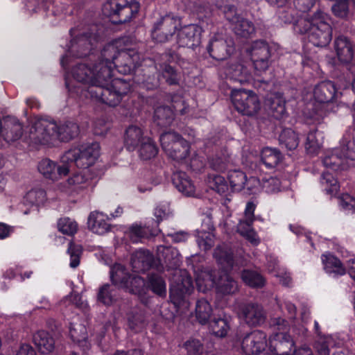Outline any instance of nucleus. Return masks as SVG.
<instances>
[{
	"label": "nucleus",
	"mask_w": 355,
	"mask_h": 355,
	"mask_svg": "<svg viewBox=\"0 0 355 355\" xmlns=\"http://www.w3.org/2000/svg\"><path fill=\"white\" fill-rule=\"evenodd\" d=\"M78 133V125L72 121L56 123L46 118H38L31 125L29 139L35 145L51 146L57 141H68Z\"/></svg>",
	"instance_id": "f257e3e1"
},
{
	"label": "nucleus",
	"mask_w": 355,
	"mask_h": 355,
	"mask_svg": "<svg viewBox=\"0 0 355 355\" xmlns=\"http://www.w3.org/2000/svg\"><path fill=\"white\" fill-rule=\"evenodd\" d=\"M157 256L169 269H175L170 287V298L175 306H180L186 295L193 291L191 277L185 270H177L181 263L178 250L173 247L160 245L157 248Z\"/></svg>",
	"instance_id": "f03ea898"
},
{
	"label": "nucleus",
	"mask_w": 355,
	"mask_h": 355,
	"mask_svg": "<svg viewBox=\"0 0 355 355\" xmlns=\"http://www.w3.org/2000/svg\"><path fill=\"white\" fill-rule=\"evenodd\" d=\"M125 40H117L105 45L101 52V59L96 63L99 68L110 67V76L116 69L124 74L131 73L139 64V55L134 48L123 46Z\"/></svg>",
	"instance_id": "7ed1b4c3"
},
{
	"label": "nucleus",
	"mask_w": 355,
	"mask_h": 355,
	"mask_svg": "<svg viewBox=\"0 0 355 355\" xmlns=\"http://www.w3.org/2000/svg\"><path fill=\"white\" fill-rule=\"evenodd\" d=\"M330 16L320 9L311 15L300 17L293 24L294 31L307 34L310 42L315 46H327L332 39Z\"/></svg>",
	"instance_id": "20e7f679"
},
{
	"label": "nucleus",
	"mask_w": 355,
	"mask_h": 355,
	"mask_svg": "<svg viewBox=\"0 0 355 355\" xmlns=\"http://www.w3.org/2000/svg\"><path fill=\"white\" fill-rule=\"evenodd\" d=\"M353 130L352 128H348L340 141L339 148L324 157L322 163L325 167L333 170H343L354 164L355 141Z\"/></svg>",
	"instance_id": "39448f33"
},
{
	"label": "nucleus",
	"mask_w": 355,
	"mask_h": 355,
	"mask_svg": "<svg viewBox=\"0 0 355 355\" xmlns=\"http://www.w3.org/2000/svg\"><path fill=\"white\" fill-rule=\"evenodd\" d=\"M111 78L112 76H110L104 83L91 87L87 91L88 95L110 106L117 105L122 97L129 92L130 85L122 79L115 78L111 80Z\"/></svg>",
	"instance_id": "423d86ee"
},
{
	"label": "nucleus",
	"mask_w": 355,
	"mask_h": 355,
	"mask_svg": "<svg viewBox=\"0 0 355 355\" xmlns=\"http://www.w3.org/2000/svg\"><path fill=\"white\" fill-rule=\"evenodd\" d=\"M100 146L94 142L69 149L62 156V161L69 166L70 172L73 165L81 168L92 166L99 155Z\"/></svg>",
	"instance_id": "0eeeda50"
},
{
	"label": "nucleus",
	"mask_w": 355,
	"mask_h": 355,
	"mask_svg": "<svg viewBox=\"0 0 355 355\" xmlns=\"http://www.w3.org/2000/svg\"><path fill=\"white\" fill-rule=\"evenodd\" d=\"M71 76L78 83L89 85L87 90L82 89L80 92V94L85 92V96H87V91L91 87L104 83L110 76V67L99 68L96 63L92 66L80 64L73 69Z\"/></svg>",
	"instance_id": "6e6552de"
},
{
	"label": "nucleus",
	"mask_w": 355,
	"mask_h": 355,
	"mask_svg": "<svg viewBox=\"0 0 355 355\" xmlns=\"http://www.w3.org/2000/svg\"><path fill=\"white\" fill-rule=\"evenodd\" d=\"M137 0H107L103 6V14L114 24L129 21L139 11Z\"/></svg>",
	"instance_id": "1a4fd4ad"
},
{
	"label": "nucleus",
	"mask_w": 355,
	"mask_h": 355,
	"mask_svg": "<svg viewBox=\"0 0 355 355\" xmlns=\"http://www.w3.org/2000/svg\"><path fill=\"white\" fill-rule=\"evenodd\" d=\"M245 54L250 57L257 75L266 71L271 64L270 47L264 40L245 42Z\"/></svg>",
	"instance_id": "9d476101"
},
{
	"label": "nucleus",
	"mask_w": 355,
	"mask_h": 355,
	"mask_svg": "<svg viewBox=\"0 0 355 355\" xmlns=\"http://www.w3.org/2000/svg\"><path fill=\"white\" fill-rule=\"evenodd\" d=\"M181 19L178 16L169 14L159 18L153 26L151 37L157 42L168 41L180 26Z\"/></svg>",
	"instance_id": "9b49d317"
},
{
	"label": "nucleus",
	"mask_w": 355,
	"mask_h": 355,
	"mask_svg": "<svg viewBox=\"0 0 355 355\" xmlns=\"http://www.w3.org/2000/svg\"><path fill=\"white\" fill-rule=\"evenodd\" d=\"M248 175H245V196L253 195L251 200L247 202L245 206V226L250 227L254 220V211L259 203V200L256 196L261 191V182L260 179L248 173Z\"/></svg>",
	"instance_id": "f8f14e48"
},
{
	"label": "nucleus",
	"mask_w": 355,
	"mask_h": 355,
	"mask_svg": "<svg viewBox=\"0 0 355 355\" xmlns=\"http://www.w3.org/2000/svg\"><path fill=\"white\" fill-rule=\"evenodd\" d=\"M39 172L46 179L58 181L69 173V166L60 158V164L46 158L41 160L37 166Z\"/></svg>",
	"instance_id": "ddd939ff"
},
{
	"label": "nucleus",
	"mask_w": 355,
	"mask_h": 355,
	"mask_svg": "<svg viewBox=\"0 0 355 355\" xmlns=\"http://www.w3.org/2000/svg\"><path fill=\"white\" fill-rule=\"evenodd\" d=\"M111 280L115 285L128 287L129 284L135 283L138 286L144 284V280L138 276L130 275L126 269L119 263L114 264L110 269Z\"/></svg>",
	"instance_id": "4468645a"
},
{
	"label": "nucleus",
	"mask_w": 355,
	"mask_h": 355,
	"mask_svg": "<svg viewBox=\"0 0 355 355\" xmlns=\"http://www.w3.org/2000/svg\"><path fill=\"white\" fill-rule=\"evenodd\" d=\"M270 346L277 355H297L293 340L285 332L277 333L271 340Z\"/></svg>",
	"instance_id": "2eb2a0df"
},
{
	"label": "nucleus",
	"mask_w": 355,
	"mask_h": 355,
	"mask_svg": "<svg viewBox=\"0 0 355 355\" xmlns=\"http://www.w3.org/2000/svg\"><path fill=\"white\" fill-rule=\"evenodd\" d=\"M202 28L196 24L182 27L178 33V43L181 46H193L200 42Z\"/></svg>",
	"instance_id": "dca6fc26"
},
{
	"label": "nucleus",
	"mask_w": 355,
	"mask_h": 355,
	"mask_svg": "<svg viewBox=\"0 0 355 355\" xmlns=\"http://www.w3.org/2000/svg\"><path fill=\"white\" fill-rule=\"evenodd\" d=\"M22 132V125L15 118H6L1 124L0 137L8 143L21 138Z\"/></svg>",
	"instance_id": "f3484780"
},
{
	"label": "nucleus",
	"mask_w": 355,
	"mask_h": 355,
	"mask_svg": "<svg viewBox=\"0 0 355 355\" xmlns=\"http://www.w3.org/2000/svg\"><path fill=\"white\" fill-rule=\"evenodd\" d=\"M336 89L334 84L329 80L322 81L313 89V98L319 103H329L335 97Z\"/></svg>",
	"instance_id": "a211bd4d"
},
{
	"label": "nucleus",
	"mask_w": 355,
	"mask_h": 355,
	"mask_svg": "<svg viewBox=\"0 0 355 355\" xmlns=\"http://www.w3.org/2000/svg\"><path fill=\"white\" fill-rule=\"evenodd\" d=\"M147 137V136L144 135L141 128L138 125H131L125 132V146L129 151L135 150Z\"/></svg>",
	"instance_id": "6ab92c4d"
},
{
	"label": "nucleus",
	"mask_w": 355,
	"mask_h": 355,
	"mask_svg": "<svg viewBox=\"0 0 355 355\" xmlns=\"http://www.w3.org/2000/svg\"><path fill=\"white\" fill-rule=\"evenodd\" d=\"M94 42L96 37L91 34L81 35L71 41L70 53L77 57L85 56L90 51Z\"/></svg>",
	"instance_id": "aec40b11"
},
{
	"label": "nucleus",
	"mask_w": 355,
	"mask_h": 355,
	"mask_svg": "<svg viewBox=\"0 0 355 355\" xmlns=\"http://www.w3.org/2000/svg\"><path fill=\"white\" fill-rule=\"evenodd\" d=\"M108 219V216L102 212L92 211L88 217V228L95 234H104L110 230V225L107 223Z\"/></svg>",
	"instance_id": "412c9836"
},
{
	"label": "nucleus",
	"mask_w": 355,
	"mask_h": 355,
	"mask_svg": "<svg viewBox=\"0 0 355 355\" xmlns=\"http://www.w3.org/2000/svg\"><path fill=\"white\" fill-rule=\"evenodd\" d=\"M334 48L338 60L345 63L349 62L354 56L353 45L345 36L340 35L334 41Z\"/></svg>",
	"instance_id": "4be33fe9"
},
{
	"label": "nucleus",
	"mask_w": 355,
	"mask_h": 355,
	"mask_svg": "<svg viewBox=\"0 0 355 355\" xmlns=\"http://www.w3.org/2000/svg\"><path fill=\"white\" fill-rule=\"evenodd\" d=\"M285 100L279 93H275L268 96L266 101V106L272 117L282 119L286 114Z\"/></svg>",
	"instance_id": "5701e85b"
},
{
	"label": "nucleus",
	"mask_w": 355,
	"mask_h": 355,
	"mask_svg": "<svg viewBox=\"0 0 355 355\" xmlns=\"http://www.w3.org/2000/svg\"><path fill=\"white\" fill-rule=\"evenodd\" d=\"M69 336L73 342L78 343L84 349H88L87 332L85 325L78 318H75L69 324Z\"/></svg>",
	"instance_id": "b1692460"
},
{
	"label": "nucleus",
	"mask_w": 355,
	"mask_h": 355,
	"mask_svg": "<svg viewBox=\"0 0 355 355\" xmlns=\"http://www.w3.org/2000/svg\"><path fill=\"white\" fill-rule=\"evenodd\" d=\"M195 272L196 285L200 291L205 293L216 284L215 270L203 268Z\"/></svg>",
	"instance_id": "393cba45"
},
{
	"label": "nucleus",
	"mask_w": 355,
	"mask_h": 355,
	"mask_svg": "<svg viewBox=\"0 0 355 355\" xmlns=\"http://www.w3.org/2000/svg\"><path fill=\"white\" fill-rule=\"evenodd\" d=\"M153 262V256L149 251L140 249L133 253L131 265L135 272H145Z\"/></svg>",
	"instance_id": "a878e982"
},
{
	"label": "nucleus",
	"mask_w": 355,
	"mask_h": 355,
	"mask_svg": "<svg viewBox=\"0 0 355 355\" xmlns=\"http://www.w3.org/2000/svg\"><path fill=\"white\" fill-rule=\"evenodd\" d=\"M173 184L184 196H194L196 191L195 186L184 172L177 171L174 173Z\"/></svg>",
	"instance_id": "bb28decb"
},
{
	"label": "nucleus",
	"mask_w": 355,
	"mask_h": 355,
	"mask_svg": "<svg viewBox=\"0 0 355 355\" xmlns=\"http://www.w3.org/2000/svg\"><path fill=\"white\" fill-rule=\"evenodd\" d=\"M33 340L42 354H49L53 352L55 349V340L47 331H37L33 335Z\"/></svg>",
	"instance_id": "cd10ccee"
},
{
	"label": "nucleus",
	"mask_w": 355,
	"mask_h": 355,
	"mask_svg": "<svg viewBox=\"0 0 355 355\" xmlns=\"http://www.w3.org/2000/svg\"><path fill=\"white\" fill-rule=\"evenodd\" d=\"M265 320V315L260 305L250 304L245 306V323L250 326H257Z\"/></svg>",
	"instance_id": "c85d7f7f"
},
{
	"label": "nucleus",
	"mask_w": 355,
	"mask_h": 355,
	"mask_svg": "<svg viewBox=\"0 0 355 355\" xmlns=\"http://www.w3.org/2000/svg\"><path fill=\"white\" fill-rule=\"evenodd\" d=\"M214 257L217 263L225 270L231 268L233 266L234 259L232 250L227 245L218 246L214 253Z\"/></svg>",
	"instance_id": "c756f323"
},
{
	"label": "nucleus",
	"mask_w": 355,
	"mask_h": 355,
	"mask_svg": "<svg viewBox=\"0 0 355 355\" xmlns=\"http://www.w3.org/2000/svg\"><path fill=\"white\" fill-rule=\"evenodd\" d=\"M67 184L69 188L78 191L87 188L90 182L84 171L73 173L67 180Z\"/></svg>",
	"instance_id": "7c9ffc66"
},
{
	"label": "nucleus",
	"mask_w": 355,
	"mask_h": 355,
	"mask_svg": "<svg viewBox=\"0 0 355 355\" xmlns=\"http://www.w3.org/2000/svg\"><path fill=\"white\" fill-rule=\"evenodd\" d=\"M146 324V316L141 309H135L128 314V325L132 331H139Z\"/></svg>",
	"instance_id": "2f4dec72"
},
{
	"label": "nucleus",
	"mask_w": 355,
	"mask_h": 355,
	"mask_svg": "<svg viewBox=\"0 0 355 355\" xmlns=\"http://www.w3.org/2000/svg\"><path fill=\"white\" fill-rule=\"evenodd\" d=\"M189 152V144L182 137L178 141L173 144L171 152L166 151V153L175 160L182 161L187 157Z\"/></svg>",
	"instance_id": "473e14b6"
},
{
	"label": "nucleus",
	"mask_w": 355,
	"mask_h": 355,
	"mask_svg": "<svg viewBox=\"0 0 355 355\" xmlns=\"http://www.w3.org/2000/svg\"><path fill=\"white\" fill-rule=\"evenodd\" d=\"M282 155L279 150L269 147L264 148L261 151V160L269 168L275 167L282 160Z\"/></svg>",
	"instance_id": "72a5a7b5"
},
{
	"label": "nucleus",
	"mask_w": 355,
	"mask_h": 355,
	"mask_svg": "<svg viewBox=\"0 0 355 355\" xmlns=\"http://www.w3.org/2000/svg\"><path fill=\"white\" fill-rule=\"evenodd\" d=\"M322 144V135L317 130L311 131L306 137L305 148L309 154L316 155Z\"/></svg>",
	"instance_id": "f704fd0d"
},
{
	"label": "nucleus",
	"mask_w": 355,
	"mask_h": 355,
	"mask_svg": "<svg viewBox=\"0 0 355 355\" xmlns=\"http://www.w3.org/2000/svg\"><path fill=\"white\" fill-rule=\"evenodd\" d=\"M217 291L220 293L227 295L234 293L237 290L236 282L228 275L223 274L216 280Z\"/></svg>",
	"instance_id": "c9c22d12"
},
{
	"label": "nucleus",
	"mask_w": 355,
	"mask_h": 355,
	"mask_svg": "<svg viewBox=\"0 0 355 355\" xmlns=\"http://www.w3.org/2000/svg\"><path fill=\"white\" fill-rule=\"evenodd\" d=\"M322 260L325 268L329 272H334L339 275L345 274V268L341 261L332 254H323Z\"/></svg>",
	"instance_id": "e433bc0d"
},
{
	"label": "nucleus",
	"mask_w": 355,
	"mask_h": 355,
	"mask_svg": "<svg viewBox=\"0 0 355 355\" xmlns=\"http://www.w3.org/2000/svg\"><path fill=\"white\" fill-rule=\"evenodd\" d=\"M212 311L211 306L207 300L200 299L196 302V316L200 323L205 324L209 320Z\"/></svg>",
	"instance_id": "4c0bfd02"
},
{
	"label": "nucleus",
	"mask_w": 355,
	"mask_h": 355,
	"mask_svg": "<svg viewBox=\"0 0 355 355\" xmlns=\"http://www.w3.org/2000/svg\"><path fill=\"white\" fill-rule=\"evenodd\" d=\"M136 150H137L139 156L146 160L155 157L157 153V148L150 137H147Z\"/></svg>",
	"instance_id": "58836bf2"
},
{
	"label": "nucleus",
	"mask_w": 355,
	"mask_h": 355,
	"mask_svg": "<svg viewBox=\"0 0 355 355\" xmlns=\"http://www.w3.org/2000/svg\"><path fill=\"white\" fill-rule=\"evenodd\" d=\"M320 183L327 194L334 196L339 191L340 185L338 180L331 173L324 172L320 179Z\"/></svg>",
	"instance_id": "ea45409f"
},
{
	"label": "nucleus",
	"mask_w": 355,
	"mask_h": 355,
	"mask_svg": "<svg viewBox=\"0 0 355 355\" xmlns=\"http://www.w3.org/2000/svg\"><path fill=\"white\" fill-rule=\"evenodd\" d=\"M279 143L286 149L291 150L295 149L299 144L297 134L291 129H284L279 135Z\"/></svg>",
	"instance_id": "a19ab883"
},
{
	"label": "nucleus",
	"mask_w": 355,
	"mask_h": 355,
	"mask_svg": "<svg viewBox=\"0 0 355 355\" xmlns=\"http://www.w3.org/2000/svg\"><path fill=\"white\" fill-rule=\"evenodd\" d=\"M148 287L153 293L159 295L165 296L166 294V284L163 278L157 274H150L148 281Z\"/></svg>",
	"instance_id": "79ce46f5"
},
{
	"label": "nucleus",
	"mask_w": 355,
	"mask_h": 355,
	"mask_svg": "<svg viewBox=\"0 0 355 355\" xmlns=\"http://www.w3.org/2000/svg\"><path fill=\"white\" fill-rule=\"evenodd\" d=\"M173 116V111L167 106H161L155 109L154 119L161 126H166L171 123Z\"/></svg>",
	"instance_id": "37998d69"
},
{
	"label": "nucleus",
	"mask_w": 355,
	"mask_h": 355,
	"mask_svg": "<svg viewBox=\"0 0 355 355\" xmlns=\"http://www.w3.org/2000/svg\"><path fill=\"white\" fill-rule=\"evenodd\" d=\"M209 187L220 195L225 194L228 190V185L225 178L219 175L210 174L207 178Z\"/></svg>",
	"instance_id": "c03bdc74"
},
{
	"label": "nucleus",
	"mask_w": 355,
	"mask_h": 355,
	"mask_svg": "<svg viewBox=\"0 0 355 355\" xmlns=\"http://www.w3.org/2000/svg\"><path fill=\"white\" fill-rule=\"evenodd\" d=\"M266 283V278L260 272L245 270V284L253 288H261Z\"/></svg>",
	"instance_id": "a18cd8bd"
},
{
	"label": "nucleus",
	"mask_w": 355,
	"mask_h": 355,
	"mask_svg": "<svg viewBox=\"0 0 355 355\" xmlns=\"http://www.w3.org/2000/svg\"><path fill=\"white\" fill-rule=\"evenodd\" d=\"M57 226L59 232L68 236H73L76 234L78 227L77 223L69 217L60 218Z\"/></svg>",
	"instance_id": "49530a36"
},
{
	"label": "nucleus",
	"mask_w": 355,
	"mask_h": 355,
	"mask_svg": "<svg viewBox=\"0 0 355 355\" xmlns=\"http://www.w3.org/2000/svg\"><path fill=\"white\" fill-rule=\"evenodd\" d=\"M116 295V289L109 284H105L99 289L98 300L105 305H110L115 300Z\"/></svg>",
	"instance_id": "de8ad7c7"
},
{
	"label": "nucleus",
	"mask_w": 355,
	"mask_h": 355,
	"mask_svg": "<svg viewBox=\"0 0 355 355\" xmlns=\"http://www.w3.org/2000/svg\"><path fill=\"white\" fill-rule=\"evenodd\" d=\"M245 115L252 116L257 113L260 109V101L258 96L252 91L246 92Z\"/></svg>",
	"instance_id": "09e8293b"
},
{
	"label": "nucleus",
	"mask_w": 355,
	"mask_h": 355,
	"mask_svg": "<svg viewBox=\"0 0 355 355\" xmlns=\"http://www.w3.org/2000/svg\"><path fill=\"white\" fill-rule=\"evenodd\" d=\"M210 327L215 336L221 338L227 335L230 328L227 319L220 316L211 322Z\"/></svg>",
	"instance_id": "8fccbe9b"
},
{
	"label": "nucleus",
	"mask_w": 355,
	"mask_h": 355,
	"mask_svg": "<svg viewBox=\"0 0 355 355\" xmlns=\"http://www.w3.org/2000/svg\"><path fill=\"white\" fill-rule=\"evenodd\" d=\"M46 200V193L42 189H34L26 194L24 200L31 205H39Z\"/></svg>",
	"instance_id": "3c124183"
},
{
	"label": "nucleus",
	"mask_w": 355,
	"mask_h": 355,
	"mask_svg": "<svg viewBox=\"0 0 355 355\" xmlns=\"http://www.w3.org/2000/svg\"><path fill=\"white\" fill-rule=\"evenodd\" d=\"M182 137L175 132H167L160 136V142L162 149L166 152H171L173 144L178 141Z\"/></svg>",
	"instance_id": "603ef678"
},
{
	"label": "nucleus",
	"mask_w": 355,
	"mask_h": 355,
	"mask_svg": "<svg viewBox=\"0 0 355 355\" xmlns=\"http://www.w3.org/2000/svg\"><path fill=\"white\" fill-rule=\"evenodd\" d=\"M62 302L67 306L73 304L83 311H85L88 308L87 302L83 300L82 297L79 294L75 293H71L66 296Z\"/></svg>",
	"instance_id": "864d4df0"
},
{
	"label": "nucleus",
	"mask_w": 355,
	"mask_h": 355,
	"mask_svg": "<svg viewBox=\"0 0 355 355\" xmlns=\"http://www.w3.org/2000/svg\"><path fill=\"white\" fill-rule=\"evenodd\" d=\"M228 178L234 190L240 191L244 187V173L241 171H230Z\"/></svg>",
	"instance_id": "5fc2aeb1"
},
{
	"label": "nucleus",
	"mask_w": 355,
	"mask_h": 355,
	"mask_svg": "<svg viewBox=\"0 0 355 355\" xmlns=\"http://www.w3.org/2000/svg\"><path fill=\"white\" fill-rule=\"evenodd\" d=\"M261 184V190H264L268 193H274L279 191L281 182L276 177H270L263 179Z\"/></svg>",
	"instance_id": "6e6d98bb"
},
{
	"label": "nucleus",
	"mask_w": 355,
	"mask_h": 355,
	"mask_svg": "<svg viewBox=\"0 0 355 355\" xmlns=\"http://www.w3.org/2000/svg\"><path fill=\"white\" fill-rule=\"evenodd\" d=\"M231 99L234 108L241 115L244 114V101L243 100V90L232 89L231 92Z\"/></svg>",
	"instance_id": "4d7b16f0"
},
{
	"label": "nucleus",
	"mask_w": 355,
	"mask_h": 355,
	"mask_svg": "<svg viewBox=\"0 0 355 355\" xmlns=\"http://www.w3.org/2000/svg\"><path fill=\"white\" fill-rule=\"evenodd\" d=\"M199 247L204 250H209L214 244V235L211 232H202L197 239Z\"/></svg>",
	"instance_id": "13d9d810"
},
{
	"label": "nucleus",
	"mask_w": 355,
	"mask_h": 355,
	"mask_svg": "<svg viewBox=\"0 0 355 355\" xmlns=\"http://www.w3.org/2000/svg\"><path fill=\"white\" fill-rule=\"evenodd\" d=\"M81 251L80 245L69 243L68 252L70 255V266L71 268H76L79 265Z\"/></svg>",
	"instance_id": "bf43d9fd"
},
{
	"label": "nucleus",
	"mask_w": 355,
	"mask_h": 355,
	"mask_svg": "<svg viewBox=\"0 0 355 355\" xmlns=\"http://www.w3.org/2000/svg\"><path fill=\"white\" fill-rule=\"evenodd\" d=\"M333 13L338 17H346L349 12L347 0H339L331 8Z\"/></svg>",
	"instance_id": "052dcab7"
},
{
	"label": "nucleus",
	"mask_w": 355,
	"mask_h": 355,
	"mask_svg": "<svg viewBox=\"0 0 355 355\" xmlns=\"http://www.w3.org/2000/svg\"><path fill=\"white\" fill-rule=\"evenodd\" d=\"M162 76L169 85H175L178 83V77L175 71L168 64L161 65Z\"/></svg>",
	"instance_id": "680f3d73"
},
{
	"label": "nucleus",
	"mask_w": 355,
	"mask_h": 355,
	"mask_svg": "<svg viewBox=\"0 0 355 355\" xmlns=\"http://www.w3.org/2000/svg\"><path fill=\"white\" fill-rule=\"evenodd\" d=\"M184 347L189 355H196L202 352V345L197 339H190L184 344Z\"/></svg>",
	"instance_id": "e2e57ef3"
},
{
	"label": "nucleus",
	"mask_w": 355,
	"mask_h": 355,
	"mask_svg": "<svg viewBox=\"0 0 355 355\" xmlns=\"http://www.w3.org/2000/svg\"><path fill=\"white\" fill-rule=\"evenodd\" d=\"M170 214L168 204L166 202L160 203L157 205L154 211V216L157 218V223L167 218Z\"/></svg>",
	"instance_id": "0e129e2a"
},
{
	"label": "nucleus",
	"mask_w": 355,
	"mask_h": 355,
	"mask_svg": "<svg viewBox=\"0 0 355 355\" xmlns=\"http://www.w3.org/2000/svg\"><path fill=\"white\" fill-rule=\"evenodd\" d=\"M340 206L345 210L355 209V200L348 194L343 195L339 198Z\"/></svg>",
	"instance_id": "69168bd1"
},
{
	"label": "nucleus",
	"mask_w": 355,
	"mask_h": 355,
	"mask_svg": "<svg viewBox=\"0 0 355 355\" xmlns=\"http://www.w3.org/2000/svg\"><path fill=\"white\" fill-rule=\"evenodd\" d=\"M131 240L137 243L141 239L146 236V230L139 226H133L130 230Z\"/></svg>",
	"instance_id": "338daca9"
},
{
	"label": "nucleus",
	"mask_w": 355,
	"mask_h": 355,
	"mask_svg": "<svg viewBox=\"0 0 355 355\" xmlns=\"http://www.w3.org/2000/svg\"><path fill=\"white\" fill-rule=\"evenodd\" d=\"M245 240L249 241L254 246L258 245L261 242V239L258 236L257 233L256 232V231L251 228L247 229L246 227Z\"/></svg>",
	"instance_id": "774afa93"
}]
</instances>
